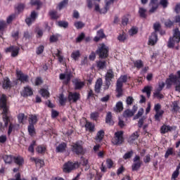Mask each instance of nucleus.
<instances>
[{
  "instance_id": "7",
  "label": "nucleus",
  "mask_w": 180,
  "mask_h": 180,
  "mask_svg": "<svg viewBox=\"0 0 180 180\" xmlns=\"http://www.w3.org/2000/svg\"><path fill=\"white\" fill-rule=\"evenodd\" d=\"M123 141H124V139L123 138V131H118L115 133V136L112 140V144L115 146H119L120 144H122Z\"/></svg>"
},
{
  "instance_id": "62",
  "label": "nucleus",
  "mask_w": 180,
  "mask_h": 180,
  "mask_svg": "<svg viewBox=\"0 0 180 180\" xmlns=\"http://www.w3.org/2000/svg\"><path fill=\"white\" fill-rule=\"evenodd\" d=\"M174 154V151L172 150V148H169L165 153V158H168L169 155H172Z\"/></svg>"
},
{
  "instance_id": "12",
  "label": "nucleus",
  "mask_w": 180,
  "mask_h": 180,
  "mask_svg": "<svg viewBox=\"0 0 180 180\" xmlns=\"http://www.w3.org/2000/svg\"><path fill=\"white\" fill-rule=\"evenodd\" d=\"M13 162L16 164L17 167H23V164H25V159H23V157L20 155H14Z\"/></svg>"
},
{
  "instance_id": "63",
  "label": "nucleus",
  "mask_w": 180,
  "mask_h": 180,
  "mask_svg": "<svg viewBox=\"0 0 180 180\" xmlns=\"http://www.w3.org/2000/svg\"><path fill=\"white\" fill-rule=\"evenodd\" d=\"M6 27V22L4 20H0V32H4Z\"/></svg>"
},
{
  "instance_id": "32",
  "label": "nucleus",
  "mask_w": 180,
  "mask_h": 180,
  "mask_svg": "<svg viewBox=\"0 0 180 180\" xmlns=\"http://www.w3.org/2000/svg\"><path fill=\"white\" fill-rule=\"evenodd\" d=\"M105 123L110 125L113 124V120H112V112L107 113V115L105 117Z\"/></svg>"
},
{
  "instance_id": "15",
  "label": "nucleus",
  "mask_w": 180,
  "mask_h": 180,
  "mask_svg": "<svg viewBox=\"0 0 180 180\" xmlns=\"http://www.w3.org/2000/svg\"><path fill=\"white\" fill-rule=\"evenodd\" d=\"M2 158L5 164H8V165L13 164V155H4Z\"/></svg>"
},
{
  "instance_id": "5",
  "label": "nucleus",
  "mask_w": 180,
  "mask_h": 180,
  "mask_svg": "<svg viewBox=\"0 0 180 180\" xmlns=\"http://www.w3.org/2000/svg\"><path fill=\"white\" fill-rule=\"evenodd\" d=\"M99 58H108L109 57V47L105 44H101L96 51Z\"/></svg>"
},
{
  "instance_id": "18",
  "label": "nucleus",
  "mask_w": 180,
  "mask_h": 180,
  "mask_svg": "<svg viewBox=\"0 0 180 180\" xmlns=\"http://www.w3.org/2000/svg\"><path fill=\"white\" fill-rule=\"evenodd\" d=\"M105 37H106V35L103 32V29H101L98 31H97V36L94 37V41L98 42L101 39H105Z\"/></svg>"
},
{
  "instance_id": "8",
  "label": "nucleus",
  "mask_w": 180,
  "mask_h": 180,
  "mask_svg": "<svg viewBox=\"0 0 180 180\" xmlns=\"http://www.w3.org/2000/svg\"><path fill=\"white\" fill-rule=\"evenodd\" d=\"M71 150L72 153L77 155H84L85 154V150L79 143L76 142L71 146Z\"/></svg>"
},
{
  "instance_id": "41",
  "label": "nucleus",
  "mask_w": 180,
  "mask_h": 180,
  "mask_svg": "<svg viewBox=\"0 0 180 180\" xmlns=\"http://www.w3.org/2000/svg\"><path fill=\"white\" fill-rule=\"evenodd\" d=\"M68 5V0H63L58 4L59 11H61L63 8H65Z\"/></svg>"
},
{
  "instance_id": "28",
  "label": "nucleus",
  "mask_w": 180,
  "mask_h": 180,
  "mask_svg": "<svg viewBox=\"0 0 180 180\" xmlns=\"http://www.w3.org/2000/svg\"><path fill=\"white\" fill-rule=\"evenodd\" d=\"M113 110L117 112H122V110H123V103L122 101L117 102Z\"/></svg>"
},
{
  "instance_id": "2",
  "label": "nucleus",
  "mask_w": 180,
  "mask_h": 180,
  "mask_svg": "<svg viewBox=\"0 0 180 180\" xmlns=\"http://www.w3.org/2000/svg\"><path fill=\"white\" fill-rule=\"evenodd\" d=\"M180 41V32L179 29L176 28L174 30V34L172 37H170L167 44L169 49H174L175 44H178Z\"/></svg>"
},
{
  "instance_id": "39",
  "label": "nucleus",
  "mask_w": 180,
  "mask_h": 180,
  "mask_svg": "<svg viewBox=\"0 0 180 180\" xmlns=\"http://www.w3.org/2000/svg\"><path fill=\"white\" fill-rule=\"evenodd\" d=\"M124 117H131L132 116H134V112H133L131 110H126L123 113Z\"/></svg>"
},
{
  "instance_id": "13",
  "label": "nucleus",
  "mask_w": 180,
  "mask_h": 180,
  "mask_svg": "<svg viewBox=\"0 0 180 180\" xmlns=\"http://www.w3.org/2000/svg\"><path fill=\"white\" fill-rule=\"evenodd\" d=\"M17 77L18 81L25 84V82H29V75L23 74V72L19 71L17 72Z\"/></svg>"
},
{
  "instance_id": "22",
  "label": "nucleus",
  "mask_w": 180,
  "mask_h": 180,
  "mask_svg": "<svg viewBox=\"0 0 180 180\" xmlns=\"http://www.w3.org/2000/svg\"><path fill=\"white\" fill-rule=\"evenodd\" d=\"M84 127L86 129L89 130V131H90L91 133H92L93 131H95V125L91 122L86 121V124Z\"/></svg>"
},
{
  "instance_id": "51",
  "label": "nucleus",
  "mask_w": 180,
  "mask_h": 180,
  "mask_svg": "<svg viewBox=\"0 0 180 180\" xmlns=\"http://www.w3.org/2000/svg\"><path fill=\"white\" fill-rule=\"evenodd\" d=\"M133 154H134L133 150H130L126 153L123 156L124 160H129V158H131V157H133Z\"/></svg>"
},
{
  "instance_id": "35",
  "label": "nucleus",
  "mask_w": 180,
  "mask_h": 180,
  "mask_svg": "<svg viewBox=\"0 0 180 180\" xmlns=\"http://www.w3.org/2000/svg\"><path fill=\"white\" fill-rule=\"evenodd\" d=\"M134 65L136 67V68H138V70H140V68H143L144 64L143 63L142 60H137L135 62H134Z\"/></svg>"
},
{
  "instance_id": "31",
  "label": "nucleus",
  "mask_w": 180,
  "mask_h": 180,
  "mask_svg": "<svg viewBox=\"0 0 180 180\" xmlns=\"http://www.w3.org/2000/svg\"><path fill=\"white\" fill-rule=\"evenodd\" d=\"M96 64L99 70H104V68H106V60H98L96 62Z\"/></svg>"
},
{
  "instance_id": "27",
  "label": "nucleus",
  "mask_w": 180,
  "mask_h": 180,
  "mask_svg": "<svg viewBox=\"0 0 180 180\" xmlns=\"http://www.w3.org/2000/svg\"><path fill=\"white\" fill-rule=\"evenodd\" d=\"M65 148H67V144L62 143L56 147V153H64Z\"/></svg>"
},
{
  "instance_id": "11",
  "label": "nucleus",
  "mask_w": 180,
  "mask_h": 180,
  "mask_svg": "<svg viewBox=\"0 0 180 180\" xmlns=\"http://www.w3.org/2000/svg\"><path fill=\"white\" fill-rule=\"evenodd\" d=\"M134 164L131 166L132 171H139L141 167V162L140 161V156L136 155L134 158Z\"/></svg>"
},
{
  "instance_id": "55",
  "label": "nucleus",
  "mask_w": 180,
  "mask_h": 180,
  "mask_svg": "<svg viewBox=\"0 0 180 180\" xmlns=\"http://www.w3.org/2000/svg\"><path fill=\"white\" fill-rule=\"evenodd\" d=\"M153 29L155 30L154 33H157V32H160V29H161V24H160V22H155L153 25Z\"/></svg>"
},
{
  "instance_id": "23",
  "label": "nucleus",
  "mask_w": 180,
  "mask_h": 180,
  "mask_svg": "<svg viewBox=\"0 0 180 180\" xmlns=\"http://www.w3.org/2000/svg\"><path fill=\"white\" fill-rule=\"evenodd\" d=\"M103 137H105V131H103V129H101L97 132L96 140L97 141H102V140H103Z\"/></svg>"
},
{
  "instance_id": "17",
  "label": "nucleus",
  "mask_w": 180,
  "mask_h": 180,
  "mask_svg": "<svg viewBox=\"0 0 180 180\" xmlns=\"http://www.w3.org/2000/svg\"><path fill=\"white\" fill-rule=\"evenodd\" d=\"M22 96H32L33 95V90L30 86H27L24 87V91L21 93Z\"/></svg>"
},
{
  "instance_id": "24",
  "label": "nucleus",
  "mask_w": 180,
  "mask_h": 180,
  "mask_svg": "<svg viewBox=\"0 0 180 180\" xmlns=\"http://www.w3.org/2000/svg\"><path fill=\"white\" fill-rule=\"evenodd\" d=\"M172 127L169 125L164 124L161 127L160 131L162 134H165V133H168V131H172Z\"/></svg>"
},
{
  "instance_id": "3",
  "label": "nucleus",
  "mask_w": 180,
  "mask_h": 180,
  "mask_svg": "<svg viewBox=\"0 0 180 180\" xmlns=\"http://www.w3.org/2000/svg\"><path fill=\"white\" fill-rule=\"evenodd\" d=\"M127 82V75L121 76L117 81L116 91L117 92V98L123 96V84Z\"/></svg>"
},
{
  "instance_id": "57",
  "label": "nucleus",
  "mask_w": 180,
  "mask_h": 180,
  "mask_svg": "<svg viewBox=\"0 0 180 180\" xmlns=\"http://www.w3.org/2000/svg\"><path fill=\"white\" fill-rule=\"evenodd\" d=\"M18 119L19 123H23V120H26L27 117L26 116H25V114L20 113L18 115Z\"/></svg>"
},
{
  "instance_id": "9",
  "label": "nucleus",
  "mask_w": 180,
  "mask_h": 180,
  "mask_svg": "<svg viewBox=\"0 0 180 180\" xmlns=\"http://www.w3.org/2000/svg\"><path fill=\"white\" fill-rule=\"evenodd\" d=\"M81 98V95L78 92H69L68 99L70 103H77L79 98Z\"/></svg>"
},
{
  "instance_id": "29",
  "label": "nucleus",
  "mask_w": 180,
  "mask_h": 180,
  "mask_svg": "<svg viewBox=\"0 0 180 180\" xmlns=\"http://www.w3.org/2000/svg\"><path fill=\"white\" fill-rule=\"evenodd\" d=\"M115 0H106L105 6L103 8L104 11H101V13H106V12L109 11V6H110V5H112V4H113Z\"/></svg>"
},
{
  "instance_id": "40",
  "label": "nucleus",
  "mask_w": 180,
  "mask_h": 180,
  "mask_svg": "<svg viewBox=\"0 0 180 180\" xmlns=\"http://www.w3.org/2000/svg\"><path fill=\"white\" fill-rule=\"evenodd\" d=\"M37 151L39 153V154H44L46 153V146H39L37 148Z\"/></svg>"
},
{
  "instance_id": "1",
  "label": "nucleus",
  "mask_w": 180,
  "mask_h": 180,
  "mask_svg": "<svg viewBox=\"0 0 180 180\" xmlns=\"http://www.w3.org/2000/svg\"><path fill=\"white\" fill-rule=\"evenodd\" d=\"M0 109L3 115L4 127H8V124H9V122H11V120L9 119L11 112L9 111V107L6 104V96L5 94H3L0 98Z\"/></svg>"
},
{
  "instance_id": "20",
  "label": "nucleus",
  "mask_w": 180,
  "mask_h": 180,
  "mask_svg": "<svg viewBox=\"0 0 180 180\" xmlns=\"http://www.w3.org/2000/svg\"><path fill=\"white\" fill-rule=\"evenodd\" d=\"M139 137H140V135L139 134V131H136L129 136L128 141L130 144H133Z\"/></svg>"
},
{
  "instance_id": "6",
  "label": "nucleus",
  "mask_w": 180,
  "mask_h": 180,
  "mask_svg": "<svg viewBox=\"0 0 180 180\" xmlns=\"http://www.w3.org/2000/svg\"><path fill=\"white\" fill-rule=\"evenodd\" d=\"M79 167V163L78 162H68L64 164L63 165V172L66 174H70L71 171H74V169H77Z\"/></svg>"
},
{
  "instance_id": "49",
  "label": "nucleus",
  "mask_w": 180,
  "mask_h": 180,
  "mask_svg": "<svg viewBox=\"0 0 180 180\" xmlns=\"http://www.w3.org/2000/svg\"><path fill=\"white\" fill-rule=\"evenodd\" d=\"M75 27H76V29H82V27H85V24L84 22H82V21H77L76 22H75Z\"/></svg>"
},
{
  "instance_id": "4",
  "label": "nucleus",
  "mask_w": 180,
  "mask_h": 180,
  "mask_svg": "<svg viewBox=\"0 0 180 180\" xmlns=\"http://www.w3.org/2000/svg\"><path fill=\"white\" fill-rule=\"evenodd\" d=\"M172 84L176 85L175 90L177 92H180V80H178V77H176V75H174V74H171L169 76V78L166 80V84L167 86H171Z\"/></svg>"
},
{
  "instance_id": "44",
  "label": "nucleus",
  "mask_w": 180,
  "mask_h": 180,
  "mask_svg": "<svg viewBox=\"0 0 180 180\" xmlns=\"http://www.w3.org/2000/svg\"><path fill=\"white\" fill-rule=\"evenodd\" d=\"M164 115V110H161L160 111H156V114L155 115V119L158 122H160V117Z\"/></svg>"
},
{
  "instance_id": "26",
  "label": "nucleus",
  "mask_w": 180,
  "mask_h": 180,
  "mask_svg": "<svg viewBox=\"0 0 180 180\" xmlns=\"http://www.w3.org/2000/svg\"><path fill=\"white\" fill-rule=\"evenodd\" d=\"M139 13L140 18H141L142 19H146L147 18V9L143 7H140L139 10Z\"/></svg>"
},
{
  "instance_id": "43",
  "label": "nucleus",
  "mask_w": 180,
  "mask_h": 180,
  "mask_svg": "<svg viewBox=\"0 0 180 180\" xmlns=\"http://www.w3.org/2000/svg\"><path fill=\"white\" fill-rule=\"evenodd\" d=\"M58 26L59 27H63L64 29H67L68 27V22L67 21H58Z\"/></svg>"
},
{
  "instance_id": "64",
  "label": "nucleus",
  "mask_w": 180,
  "mask_h": 180,
  "mask_svg": "<svg viewBox=\"0 0 180 180\" xmlns=\"http://www.w3.org/2000/svg\"><path fill=\"white\" fill-rule=\"evenodd\" d=\"M18 54H19V49L18 46H16L11 53V57H17Z\"/></svg>"
},
{
  "instance_id": "45",
  "label": "nucleus",
  "mask_w": 180,
  "mask_h": 180,
  "mask_svg": "<svg viewBox=\"0 0 180 180\" xmlns=\"http://www.w3.org/2000/svg\"><path fill=\"white\" fill-rule=\"evenodd\" d=\"M143 113H144V109L140 108L139 110L138 111L137 114L134 117V120H136V119L141 117V116H143Z\"/></svg>"
},
{
  "instance_id": "21",
  "label": "nucleus",
  "mask_w": 180,
  "mask_h": 180,
  "mask_svg": "<svg viewBox=\"0 0 180 180\" xmlns=\"http://www.w3.org/2000/svg\"><path fill=\"white\" fill-rule=\"evenodd\" d=\"M2 86L4 89H9V88H12V84H11L9 78L6 77L4 79Z\"/></svg>"
},
{
  "instance_id": "60",
  "label": "nucleus",
  "mask_w": 180,
  "mask_h": 180,
  "mask_svg": "<svg viewBox=\"0 0 180 180\" xmlns=\"http://www.w3.org/2000/svg\"><path fill=\"white\" fill-rule=\"evenodd\" d=\"M150 6V9L149 10V13H154L157 9H158V5H149Z\"/></svg>"
},
{
  "instance_id": "34",
  "label": "nucleus",
  "mask_w": 180,
  "mask_h": 180,
  "mask_svg": "<svg viewBox=\"0 0 180 180\" xmlns=\"http://www.w3.org/2000/svg\"><path fill=\"white\" fill-rule=\"evenodd\" d=\"M67 102V98L64 97V94H61L59 96V103L61 106H65Z\"/></svg>"
},
{
  "instance_id": "53",
  "label": "nucleus",
  "mask_w": 180,
  "mask_h": 180,
  "mask_svg": "<svg viewBox=\"0 0 180 180\" xmlns=\"http://www.w3.org/2000/svg\"><path fill=\"white\" fill-rule=\"evenodd\" d=\"M55 55L58 57L59 63H63V57L61 56V51L57 49V53Z\"/></svg>"
},
{
  "instance_id": "37",
  "label": "nucleus",
  "mask_w": 180,
  "mask_h": 180,
  "mask_svg": "<svg viewBox=\"0 0 180 180\" xmlns=\"http://www.w3.org/2000/svg\"><path fill=\"white\" fill-rule=\"evenodd\" d=\"M28 133L30 136H33L36 134V129H34V125H28Z\"/></svg>"
},
{
  "instance_id": "46",
  "label": "nucleus",
  "mask_w": 180,
  "mask_h": 180,
  "mask_svg": "<svg viewBox=\"0 0 180 180\" xmlns=\"http://www.w3.org/2000/svg\"><path fill=\"white\" fill-rule=\"evenodd\" d=\"M84 39H85V33L82 32L76 38V43H81V41H82V40H84Z\"/></svg>"
},
{
  "instance_id": "36",
  "label": "nucleus",
  "mask_w": 180,
  "mask_h": 180,
  "mask_svg": "<svg viewBox=\"0 0 180 180\" xmlns=\"http://www.w3.org/2000/svg\"><path fill=\"white\" fill-rule=\"evenodd\" d=\"M112 78H115V73H113V70H109L105 74V79L112 80Z\"/></svg>"
},
{
  "instance_id": "30",
  "label": "nucleus",
  "mask_w": 180,
  "mask_h": 180,
  "mask_svg": "<svg viewBox=\"0 0 180 180\" xmlns=\"http://www.w3.org/2000/svg\"><path fill=\"white\" fill-rule=\"evenodd\" d=\"M28 122L30 125L34 126V124L37 123V116L31 115L29 117Z\"/></svg>"
},
{
  "instance_id": "52",
  "label": "nucleus",
  "mask_w": 180,
  "mask_h": 180,
  "mask_svg": "<svg viewBox=\"0 0 180 180\" xmlns=\"http://www.w3.org/2000/svg\"><path fill=\"white\" fill-rule=\"evenodd\" d=\"M165 26L166 27H172L174 26V21H172L169 19H167L165 21Z\"/></svg>"
},
{
  "instance_id": "48",
  "label": "nucleus",
  "mask_w": 180,
  "mask_h": 180,
  "mask_svg": "<svg viewBox=\"0 0 180 180\" xmlns=\"http://www.w3.org/2000/svg\"><path fill=\"white\" fill-rule=\"evenodd\" d=\"M49 15L51 16V19H53V20L58 19V15L57 14L56 11H49Z\"/></svg>"
},
{
  "instance_id": "33",
  "label": "nucleus",
  "mask_w": 180,
  "mask_h": 180,
  "mask_svg": "<svg viewBox=\"0 0 180 180\" xmlns=\"http://www.w3.org/2000/svg\"><path fill=\"white\" fill-rule=\"evenodd\" d=\"M180 109L179 105H178V101H174L172 103V112H173L174 113H176V112H178Z\"/></svg>"
},
{
  "instance_id": "59",
  "label": "nucleus",
  "mask_w": 180,
  "mask_h": 180,
  "mask_svg": "<svg viewBox=\"0 0 180 180\" xmlns=\"http://www.w3.org/2000/svg\"><path fill=\"white\" fill-rule=\"evenodd\" d=\"M31 160L34 161L35 164H40L41 165H43V164H44V161L41 159L32 158Z\"/></svg>"
},
{
  "instance_id": "56",
  "label": "nucleus",
  "mask_w": 180,
  "mask_h": 180,
  "mask_svg": "<svg viewBox=\"0 0 180 180\" xmlns=\"http://www.w3.org/2000/svg\"><path fill=\"white\" fill-rule=\"evenodd\" d=\"M44 51V46L41 45L38 48H37L36 53L38 56H40Z\"/></svg>"
},
{
  "instance_id": "10",
  "label": "nucleus",
  "mask_w": 180,
  "mask_h": 180,
  "mask_svg": "<svg viewBox=\"0 0 180 180\" xmlns=\"http://www.w3.org/2000/svg\"><path fill=\"white\" fill-rule=\"evenodd\" d=\"M60 79H65L64 84L65 85H68V84H70V82L71 81V79L72 78V72H67L66 74L61 73L59 76Z\"/></svg>"
},
{
  "instance_id": "54",
  "label": "nucleus",
  "mask_w": 180,
  "mask_h": 180,
  "mask_svg": "<svg viewBox=\"0 0 180 180\" xmlns=\"http://www.w3.org/2000/svg\"><path fill=\"white\" fill-rule=\"evenodd\" d=\"M90 117L92 120H97L98 117H99V113L98 112H91Z\"/></svg>"
},
{
  "instance_id": "47",
  "label": "nucleus",
  "mask_w": 180,
  "mask_h": 180,
  "mask_svg": "<svg viewBox=\"0 0 180 180\" xmlns=\"http://www.w3.org/2000/svg\"><path fill=\"white\" fill-rule=\"evenodd\" d=\"M40 94L41 95V96H43L44 98H49L50 93H49V91H47V89H42L40 90Z\"/></svg>"
},
{
  "instance_id": "19",
  "label": "nucleus",
  "mask_w": 180,
  "mask_h": 180,
  "mask_svg": "<svg viewBox=\"0 0 180 180\" xmlns=\"http://www.w3.org/2000/svg\"><path fill=\"white\" fill-rule=\"evenodd\" d=\"M157 41H158V36L156 32H153L149 38V43L151 46H154Z\"/></svg>"
},
{
  "instance_id": "61",
  "label": "nucleus",
  "mask_w": 180,
  "mask_h": 180,
  "mask_svg": "<svg viewBox=\"0 0 180 180\" xmlns=\"http://www.w3.org/2000/svg\"><path fill=\"white\" fill-rule=\"evenodd\" d=\"M153 96L158 98V99H163L164 95L161 94V91H155Z\"/></svg>"
},
{
  "instance_id": "25",
  "label": "nucleus",
  "mask_w": 180,
  "mask_h": 180,
  "mask_svg": "<svg viewBox=\"0 0 180 180\" xmlns=\"http://www.w3.org/2000/svg\"><path fill=\"white\" fill-rule=\"evenodd\" d=\"M151 91H153V87L150 86H146L143 89L142 92L143 94H146L147 98H150V96H151Z\"/></svg>"
},
{
  "instance_id": "50",
  "label": "nucleus",
  "mask_w": 180,
  "mask_h": 180,
  "mask_svg": "<svg viewBox=\"0 0 180 180\" xmlns=\"http://www.w3.org/2000/svg\"><path fill=\"white\" fill-rule=\"evenodd\" d=\"M159 4L161 5V6H162L164 9L168 8V5H169L168 0H160Z\"/></svg>"
},
{
  "instance_id": "38",
  "label": "nucleus",
  "mask_w": 180,
  "mask_h": 180,
  "mask_svg": "<svg viewBox=\"0 0 180 180\" xmlns=\"http://www.w3.org/2000/svg\"><path fill=\"white\" fill-rule=\"evenodd\" d=\"M84 82L75 80V89H82L84 87Z\"/></svg>"
},
{
  "instance_id": "14",
  "label": "nucleus",
  "mask_w": 180,
  "mask_h": 180,
  "mask_svg": "<svg viewBox=\"0 0 180 180\" xmlns=\"http://www.w3.org/2000/svg\"><path fill=\"white\" fill-rule=\"evenodd\" d=\"M37 18V13L35 11H32L31 13L30 17L25 19V22L27 25L28 26H30L32 25V22L36 20Z\"/></svg>"
},
{
  "instance_id": "42",
  "label": "nucleus",
  "mask_w": 180,
  "mask_h": 180,
  "mask_svg": "<svg viewBox=\"0 0 180 180\" xmlns=\"http://www.w3.org/2000/svg\"><path fill=\"white\" fill-rule=\"evenodd\" d=\"M79 56H81L79 51H76L72 53L71 57L73 58V60H75V61H77Z\"/></svg>"
},
{
  "instance_id": "58",
  "label": "nucleus",
  "mask_w": 180,
  "mask_h": 180,
  "mask_svg": "<svg viewBox=\"0 0 180 180\" xmlns=\"http://www.w3.org/2000/svg\"><path fill=\"white\" fill-rule=\"evenodd\" d=\"M126 102L128 106H131V105H133V102H134V98H133L131 96H128L127 98Z\"/></svg>"
},
{
  "instance_id": "16",
  "label": "nucleus",
  "mask_w": 180,
  "mask_h": 180,
  "mask_svg": "<svg viewBox=\"0 0 180 180\" xmlns=\"http://www.w3.org/2000/svg\"><path fill=\"white\" fill-rule=\"evenodd\" d=\"M103 84V82L102 81V79L99 78L96 80L94 91L96 94L101 93V89L102 88V85Z\"/></svg>"
}]
</instances>
